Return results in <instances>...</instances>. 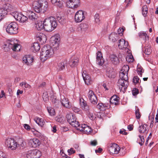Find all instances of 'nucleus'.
<instances>
[{
  "label": "nucleus",
  "mask_w": 158,
  "mask_h": 158,
  "mask_svg": "<svg viewBox=\"0 0 158 158\" xmlns=\"http://www.w3.org/2000/svg\"><path fill=\"white\" fill-rule=\"evenodd\" d=\"M21 46L18 44L17 40L13 39L8 41L3 46V49L5 52H7L11 49L14 51H19L21 49Z\"/></svg>",
  "instance_id": "obj_1"
},
{
  "label": "nucleus",
  "mask_w": 158,
  "mask_h": 158,
  "mask_svg": "<svg viewBox=\"0 0 158 158\" xmlns=\"http://www.w3.org/2000/svg\"><path fill=\"white\" fill-rule=\"evenodd\" d=\"M44 30L48 31H51L55 29L57 24L55 18L50 16L45 19L43 21Z\"/></svg>",
  "instance_id": "obj_2"
},
{
  "label": "nucleus",
  "mask_w": 158,
  "mask_h": 158,
  "mask_svg": "<svg viewBox=\"0 0 158 158\" xmlns=\"http://www.w3.org/2000/svg\"><path fill=\"white\" fill-rule=\"evenodd\" d=\"M54 49L48 45H44L42 48L40 54V59L44 61L48 58L51 57L54 54Z\"/></svg>",
  "instance_id": "obj_3"
},
{
  "label": "nucleus",
  "mask_w": 158,
  "mask_h": 158,
  "mask_svg": "<svg viewBox=\"0 0 158 158\" xmlns=\"http://www.w3.org/2000/svg\"><path fill=\"white\" fill-rule=\"evenodd\" d=\"M33 6L35 12L39 13L42 10H45L48 7L46 0H39L33 2Z\"/></svg>",
  "instance_id": "obj_4"
},
{
  "label": "nucleus",
  "mask_w": 158,
  "mask_h": 158,
  "mask_svg": "<svg viewBox=\"0 0 158 158\" xmlns=\"http://www.w3.org/2000/svg\"><path fill=\"white\" fill-rule=\"evenodd\" d=\"M18 25L15 22H13L8 25L6 28V32L10 34H15L18 32Z\"/></svg>",
  "instance_id": "obj_5"
},
{
  "label": "nucleus",
  "mask_w": 158,
  "mask_h": 158,
  "mask_svg": "<svg viewBox=\"0 0 158 158\" xmlns=\"http://www.w3.org/2000/svg\"><path fill=\"white\" fill-rule=\"evenodd\" d=\"M60 38L57 35L52 36L50 39V44L52 48L55 50L59 48Z\"/></svg>",
  "instance_id": "obj_6"
},
{
  "label": "nucleus",
  "mask_w": 158,
  "mask_h": 158,
  "mask_svg": "<svg viewBox=\"0 0 158 158\" xmlns=\"http://www.w3.org/2000/svg\"><path fill=\"white\" fill-rule=\"evenodd\" d=\"M5 144L6 146L11 150H15L17 147V142L13 138L6 139L5 141Z\"/></svg>",
  "instance_id": "obj_7"
},
{
  "label": "nucleus",
  "mask_w": 158,
  "mask_h": 158,
  "mask_svg": "<svg viewBox=\"0 0 158 158\" xmlns=\"http://www.w3.org/2000/svg\"><path fill=\"white\" fill-rule=\"evenodd\" d=\"M66 117L69 124L77 129L79 124L75 116L71 114H69L66 115Z\"/></svg>",
  "instance_id": "obj_8"
},
{
  "label": "nucleus",
  "mask_w": 158,
  "mask_h": 158,
  "mask_svg": "<svg viewBox=\"0 0 158 158\" xmlns=\"http://www.w3.org/2000/svg\"><path fill=\"white\" fill-rule=\"evenodd\" d=\"M108 149L110 154H117L120 151V148L117 144L111 143L109 144Z\"/></svg>",
  "instance_id": "obj_9"
},
{
  "label": "nucleus",
  "mask_w": 158,
  "mask_h": 158,
  "mask_svg": "<svg viewBox=\"0 0 158 158\" xmlns=\"http://www.w3.org/2000/svg\"><path fill=\"white\" fill-rule=\"evenodd\" d=\"M11 15L17 21L21 23H23L27 19L26 16L17 12H13L11 13Z\"/></svg>",
  "instance_id": "obj_10"
},
{
  "label": "nucleus",
  "mask_w": 158,
  "mask_h": 158,
  "mask_svg": "<svg viewBox=\"0 0 158 158\" xmlns=\"http://www.w3.org/2000/svg\"><path fill=\"white\" fill-rule=\"evenodd\" d=\"M84 12L82 10L78 11L75 14V19L77 23H80L82 21L85 19Z\"/></svg>",
  "instance_id": "obj_11"
},
{
  "label": "nucleus",
  "mask_w": 158,
  "mask_h": 158,
  "mask_svg": "<svg viewBox=\"0 0 158 158\" xmlns=\"http://www.w3.org/2000/svg\"><path fill=\"white\" fill-rule=\"evenodd\" d=\"M77 129L87 134H89L92 131L91 128L85 124H81V125L79 124Z\"/></svg>",
  "instance_id": "obj_12"
},
{
  "label": "nucleus",
  "mask_w": 158,
  "mask_h": 158,
  "mask_svg": "<svg viewBox=\"0 0 158 158\" xmlns=\"http://www.w3.org/2000/svg\"><path fill=\"white\" fill-rule=\"evenodd\" d=\"M88 97L89 101L93 104H96L98 102V99L96 95L94 92L91 90H89L87 94Z\"/></svg>",
  "instance_id": "obj_13"
},
{
  "label": "nucleus",
  "mask_w": 158,
  "mask_h": 158,
  "mask_svg": "<svg viewBox=\"0 0 158 158\" xmlns=\"http://www.w3.org/2000/svg\"><path fill=\"white\" fill-rule=\"evenodd\" d=\"M27 141L30 147L35 148L38 147L41 144L39 140L36 138L28 139Z\"/></svg>",
  "instance_id": "obj_14"
},
{
  "label": "nucleus",
  "mask_w": 158,
  "mask_h": 158,
  "mask_svg": "<svg viewBox=\"0 0 158 158\" xmlns=\"http://www.w3.org/2000/svg\"><path fill=\"white\" fill-rule=\"evenodd\" d=\"M67 3L69 5V7L72 9H75L80 6V0H68Z\"/></svg>",
  "instance_id": "obj_15"
},
{
  "label": "nucleus",
  "mask_w": 158,
  "mask_h": 158,
  "mask_svg": "<svg viewBox=\"0 0 158 158\" xmlns=\"http://www.w3.org/2000/svg\"><path fill=\"white\" fill-rule=\"evenodd\" d=\"M129 85L128 80H123V79H119L118 82V86L121 90L123 88L125 90L127 89Z\"/></svg>",
  "instance_id": "obj_16"
},
{
  "label": "nucleus",
  "mask_w": 158,
  "mask_h": 158,
  "mask_svg": "<svg viewBox=\"0 0 158 158\" xmlns=\"http://www.w3.org/2000/svg\"><path fill=\"white\" fill-rule=\"evenodd\" d=\"M80 104L82 110L85 111L87 113L89 112L90 110V107L83 99L81 98L80 99Z\"/></svg>",
  "instance_id": "obj_17"
},
{
  "label": "nucleus",
  "mask_w": 158,
  "mask_h": 158,
  "mask_svg": "<svg viewBox=\"0 0 158 158\" xmlns=\"http://www.w3.org/2000/svg\"><path fill=\"white\" fill-rule=\"evenodd\" d=\"M82 76L85 82L87 85H90L93 81L89 75L86 73L85 71H83L82 73Z\"/></svg>",
  "instance_id": "obj_18"
},
{
  "label": "nucleus",
  "mask_w": 158,
  "mask_h": 158,
  "mask_svg": "<svg viewBox=\"0 0 158 158\" xmlns=\"http://www.w3.org/2000/svg\"><path fill=\"white\" fill-rule=\"evenodd\" d=\"M33 60L34 58L33 56L29 55H26L23 58V63L27 65H31Z\"/></svg>",
  "instance_id": "obj_19"
},
{
  "label": "nucleus",
  "mask_w": 158,
  "mask_h": 158,
  "mask_svg": "<svg viewBox=\"0 0 158 158\" xmlns=\"http://www.w3.org/2000/svg\"><path fill=\"white\" fill-rule=\"evenodd\" d=\"M96 61L98 64L102 65L104 63V61L102 54L100 52H98L96 53Z\"/></svg>",
  "instance_id": "obj_20"
},
{
  "label": "nucleus",
  "mask_w": 158,
  "mask_h": 158,
  "mask_svg": "<svg viewBox=\"0 0 158 158\" xmlns=\"http://www.w3.org/2000/svg\"><path fill=\"white\" fill-rule=\"evenodd\" d=\"M60 102L62 106L66 108L70 107V102L68 99L64 96H61Z\"/></svg>",
  "instance_id": "obj_21"
},
{
  "label": "nucleus",
  "mask_w": 158,
  "mask_h": 158,
  "mask_svg": "<svg viewBox=\"0 0 158 158\" xmlns=\"http://www.w3.org/2000/svg\"><path fill=\"white\" fill-rule=\"evenodd\" d=\"M128 42L123 39H121L119 40L118 46L119 48L122 49H126L128 47Z\"/></svg>",
  "instance_id": "obj_22"
},
{
  "label": "nucleus",
  "mask_w": 158,
  "mask_h": 158,
  "mask_svg": "<svg viewBox=\"0 0 158 158\" xmlns=\"http://www.w3.org/2000/svg\"><path fill=\"white\" fill-rule=\"evenodd\" d=\"M3 10L6 11V15L7 12H9L13 11L14 9V7L10 4L7 3L3 5Z\"/></svg>",
  "instance_id": "obj_23"
},
{
  "label": "nucleus",
  "mask_w": 158,
  "mask_h": 158,
  "mask_svg": "<svg viewBox=\"0 0 158 158\" xmlns=\"http://www.w3.org/2000/svg\"><path fill=\"white\" fill-rule=\"evenodd\" d=\"M109 58L111 61L114 64H116L119 63V60L118 58L114 54H110L109 56Z\"/></svg>",
  "instance_id": "obj_24"
},
{
  "label": "nucleus",
  "mask_w": 158,
  "mask_h": 158,
  "mask_svg": "<svg viewBox=\"0 0 158 158\" xmlns=\"http://www.w3.org/2000/svg\"><path fill=\"white\" fill-rule=\"evenodd\" d=\"M119 97L117 95H114L112 96L110 101V104L115 105H117L119 103Z\"/></svg>",
  "instance_id": "obj_25"
},
{
  "label": "nucleus",
  "mask_w": 158,
  "mask_h": 158,
  "mask_svg": "<svg viewBox=\"0 0 158 158\" xmlns=\"http://www.w3.org/2000/svg\"><path fill=\"white\" fill-rule=\"evenodd\" d=\"M109 39L113 42H115L118 39V35L115 32H112L110 35Z\"/></svg>",
  "instance_id": "obj_26"
},
{
  "label": "nucleus",
  "mask_w": 158,
  "mask_h": 158,
  "mask_svg": "<svg viewBox=\"0 0 158 158\" xmlns=\"http://www.w3.org/2000/svg\"><path fill=\"white\" fill-rule=\"evenodd\" d=\"M32 151L33 158H39L41 156L40 151L37 149H35Z\"/></svg>",
  "instance_id": "obj_27"
},
{
  "label": "nucleus",
  "mask_w": 158,
  "mask_h": 158,
  "mask_svg": "<svg viewBox=\"0 0 158 158\" xmlns=\"http://www.w3.org/2000/svg\"><path fill=\"white\" fill-rule=\"evenodd\" d=\"M78 62V59L77 57H75L69 61V64L71 67H74L77 65Z\"/></svg>",
  "instance_id": "obj_28"
},
{
  "label": "nucleus",
  "mask_w": 158,
  "mask_h": 158,
  "mask_svg": "<svg viewBox=\"0 0 158 158\" xmlns=\"http://www.w3.org/2000/svg\"><path fill=\"white\" fill-rule=\"evenodd\" d=\"M28 18L30 19L33 20L36 19L38 16L35 13L29 10L27 12Z\"/></svg>",
  "instance_id": "obj_29"
},
{
  "label": "nucleus",
  "mask_w": 158,
  "mask_h": 158,
  "mask_svg": "<svg viewBox=\"0 0 158 158\" xmlns=\"http://www.w3.org/2000/svg\"><path fill=\"white\" fill-rule=\"evenodd\" d=\"M152 50L151 48V46L148 45V44H146L144 47V53L147 55H149L151 53Z\"/></svg>",
  "instance_id": "obj_30"
},
{
  "label": "nucleus",
  "mask_w": 158,
  "mask_h": 158,
  "mask_svg": "<svg viewBox=\"0 0 158 158\" xmlns=\"http://www.w3.org/2000/svg\"><path fill=\"white\" fill-rule=\"evenodd\" d=\"M40 44L37 43H34L31 47V49L34 52H37L40 49Z\"/></svg>",
  "instance_id": "obj_31"
},
{
  "label": "nucleus",
  "mask_w": 158,
  "mask_h": 158,
  "mask_svg": "<svg viewBox=\"0 0 158 158\" xmlns=\"http://www.w3.org/2000/svg\"><path fill=\"white\" fill-rule=\"evenodd\" d=\"M148 129V125L144 124L141 125L139 127V131L140 133H144L146 132Z\"/></svg>",
  "instance_id": "obj_32"
},
{
  "label": "nucleus",
  "mask_w": 158,
  "mask_h": 158,
  "mask_svg": "<svg viewBox=\"0 0 158 158\" xmlns=\"http://www.w3.org/2000/svg\"><path fill=\"white\" fill-rule=\"evenodd\" d=\"M51 1L52 4L59 7H61L63 4L62 0H51Z\"/></svg>",
  "instance_id": "obj_33"
},
{
  "label": "nucleus",
  "mask_w": 158,
  "mask_h": 158,
  "mask_svg": "<svg viewBox=\"0 0 158 158\" xmlns=\"http://www.w3.org/2000/svg\"><path fill=\"white\" fill-rule=\"evenodd\" d=\"M35 122L41 127H43L45 123V122L44 121L43 119L37 118L35 119Z\"/></svg>",
  "instance_id": "obj_34"
},
{
  "label": "nucleus",
  "mask_w": 158,
  "mask_h": 158,
  "mask_svg": "<svg viewBox=\"0 0 158 158\" xmlns=\"http://www.w3.org/2000/svg\"><path fill=\"white\" fill-rule=\"evenodd\" d=\"M35 28L38 30H41L43 29H44V25H43V23L42 22H38L35 25Z\"/></svg>",
  "instance_id": "obj_35"
},
{
  "label": "nucleus",
  "mask_w": 158,
  "mask_h": 158,
  "mask_svg": "<svg viewBox=\"0 0 158 158\" xmlns=\"http://www.w3.org/2000/svg\"><path fill=\"white\" fill-rule=\"evenodd\" d=\"M128 73H125L123 72L122 71L120 72L119 79H123V80H128Z\"/></svg>",
  "instance_id": "obj_36"
},
{
  "label": "nucleus",
  "mask_w": 158,
  "mask_h": 158,
  "mask_svg": "<svg viewBox=\"0 0 158 158\" xmlns=\"http://www.w3.org/2000/svg\"><path fill=\"white\" fill-rule=\"evenodd\" d=\"M139 35L140 38L145 40L148 38L147 34L145 32H141L139 33Z\"/></svg>",
  "instance_id": "obj_37"
},
{
  "label": "nucleus",
  "mask_w": 158,
  "mask_h": 158,
  "mask_svg": "<svg viewBox=\"0 0 158 158\" xmlns=\"http://www.w3.org/2000/svg\"><path fill=\"white\" fill-rule=\"evenodd\" d=\"M127 61L128 62L131 63L133 61L134 59L133 57L131 54L129 53L126 58Z\"/></svg>",
  "instance_id": "obj_38"
},
{
  "label": "nucleus",
  "mask_w": 158,
  "mask_h": 158,
  "mask_svg": "<svg viewBox=\"0 0 158 158\" xmlns=\"http://www.w3.org/2000/svg\"><path fill=\"white\" fill-rule=\"evenodd\" d=\"M19 85L21 87H23V86L26 88L30 89L31 88V86L27 83L26 82H23L20 83Z\"/></svg>",
  "instance_id": "obj_39"
},
{
  "label": "nucleus",
  "mask_w": 158,
  "mask_h": 158,
  "mask_svg": "<svg viewBox=\"0 0 158 158\" xmlns=\"http://www.w3.org/2000/svg\"><path fill=\"white\" fill-rule=\"evenodd\" d=\"M97 108L101 111H104L106 110V107L102 103H99L97 106Z\"/></svg>",
  "instance_id": "obj_40"
},
{
  "label": "nucleus",
  "mask_w": 158,
  "mask_h": 158,
  "mask_svg": "<svg viewBox=\"0 0 158 158\" xmlns=\"http://www.w3.org/2000/svg\"><path fill=\"white\" fill-rule=\"evenodd\" d=\"M137 71L138 74L140 76L142 77V73L143 72V68L139 65H138L137 66Z\"/></svg>",
  "instance_id": "obj_41"
},
{
  "label": "nucleus",
  "mask_w": 158,
  "mask_h": 158,
  "mask_svg": "<svg viewBox=\"0 0 158 158\" xmlns=\"http://www.w3.org/2000/svg\"><path fill=\"white\" fill-rule=\"evenodd\" d=\"M148 9L147 6L144 5L142 7V13L144 17H145L148 13Z\"/></svg>",
  "instance_id": "obj_42"
},
{
  "label": "nucleus",
  "mask_w": 158,
  "mask_h": 158,
  "mask_svg": "<svg viewBox=\"0 0 158 158\" xmlns=\"http://www.w3.org/2000/svg\"><path fill=\"white\" fill-rule=\"evenodd\" d=\"M65 68L64 64L63 62L60 63L58 64L57 67V69L59 71H61L63 70Z\"/></svg>",
  "instance_id": "obj_43"
},
{
  "label": "nucleus",
  "mask_w": 158,
  "mask_h": 158,
  "mask_svg": "<svg viewBox=\"0 0 158 158\" xmlns=\"http://www.w3.org/2000/svg\"><path fill=\"white\" fill-rule=\"evenodd\" d=\"M51 100L52 103L54 104L55 106L58 105L59 102L58 100L54 96L51 97Z\"/></svg>",
  "instance_id": "obj_44"
},
{
  "label": "nucleus",
  "mask_w": 158,
  "mask_h": 158,
  "mask_svg": "<svg viewBox=\"0 0 158 158\" xmlns=\"http://www.w3.org/2000/svg\"><path fill=\"white\" fill-rule=\"evenodd\" d=\"M47 110L50 115L54 116L55 115V113L54 109L51 107H49L47 108Z\"/></svg>",
  "instance_id": "obj_45"
},
{
  "label": "nucleus",
  "mask_w": 158,
  "mask_h": 158,
  "mask_svg": "<svg viewBox=\"0 0 158 158\" xmlns=\"http://www.w3.org/2000/svg\"><path fill=\"white\" fill-rule=\"evenodd\" d=\"M129 69V67L127 65L123 66L121 71L125 73H128V72Z\"/></svg>",
  "instance_id": "obj_46"
},
{
  "label": "nucleus",
  "mask_w": 158,
  "mask_h": 158,
  "mask_svg": "<svg viewBox=\"0 0 158 158\" xmlns=\"http://www.w3.org/2000/svg\"><path fill=\"white\" fill-rule=\"evenodd\" d=\"M56 19L61 24H63L65 22L64 18L61 16H57Z\"/></svg>",
  "instance_id": "obj_47"
},
{
  "label": "nucleus",
  "mask_w": 158,
  "mask_h": 158,
  "mask_svg": "<svg viewBox=\"0 0 158 158\" xmlns=\"http://www.w3.org/2000/svg\"><path fill=\"white\" fill-rule=\"evenodd\" d=\"M6 15V11H4L3 9L0 8V21L2 19V17Z\"/></svg>",
  "instance_id": "obj_48"
},
{
  "label": "nucleus",
  "mask_w": 158,
  "mask_h": 158,
  "mask_svg": "<svg viewBox=\"0 0 158 158\" xmlns=\"http://www.w3.org/2000/svg\"><path fill=\"white\" fill-rule=\"evenodd\" d=\"M132 80L133 82L135 84L139 83V78L137 76H134Z\"/></svg>",
  "instance_id": "obj_49"
},
{
  "label": "nucleus",
  "mask_w": 158,
  "mask_h": 158,
  "mask_svg": "<svg viewBox=\"0 0 158 158\" xmlns=\"http://www.w3.org/2000/svg\"><path fill=\"white\" fill-rule=\"evenodd\" d=\"M135 114L136 118L137 119H139L141 116L140 113L139 112V108H137L135 111Z\"/></svg>",
  "instance_id": "obj_50"
},
{
  "label": "nucleus",
  "mask_w": 158,
  "mask_h": 158,
  "mask_svg": "<svg viewBox=\"0 0 158 158\" xmlns=\"http://www.w3.org/2000/svg\"><path fill=\"white\" fill-rule=\"evenodd\" d=\"M86 27V24H83L80 27H78L77 29V31H81V32L84 31H85V29L84 28H82V27Z\"/></svg>",
  "instance_id": "obj_51"
},
{
  "label": "nucleus",
  "mask_w": 158,
  "mask_h": 158,
  "mask_svg": "<svg viewBox=\"0 0 158 158\" xmlns=\"http://www.w3.org/2000/svg\"><path fill=\"white\" fill-rule=\"evenodd\" d=\"M94 19L95 21L96 22V23H99V22L100 21V20L99 19V14H96L94 16Z\"/></svg>",
  "instance_id": "obj_52"
},
{
  "label": "nucleus",
  "mask_w": 158,
  "mask_h": 158,
  "mask_svg": "<svg viewBox=\"0 0 158 158\" xmlns=\"http://www.w3.org/2000/svg\"><path fill=\"white\" fill-rule=\"evenodd\" d=\"M32 154V151L28 152L26 155V156L27 158H33V155Z\"/></svg>",
  "instance_id": "obj_53"
},
{
  "label": "nucleus",
  "mask_w": 158,
  "mask_h": 158,
  "mask_svg": "<svg viewBox=\"0 0 158 158\" xmlns=\"http://www.w3.org/2000/svg\"><path fill=\"white\" fill-rule=\"evenodd\" d=\"M89 112L88 116L89 118L92 120H94L95 118L94 114H93L92 113Z\"/></svg>",
  "instance_id": "obj_54"
},
{
  "label": "nucleus",
  "mask_w": 158,
  "mask_h": 158,
  "mask_svg": "<svg viewBox=\"0 0 158 158\" xmlns=\"http://www.w3.org/2000/svg\"><path fill=\"white\" fill-rule=\"evenodd\" d=\"M139 93V91L138 89L136 88L133 89L132 90V94L134 96L137 95Z\"/></svg>",
  "instance_id": "obj_55"
},
{
  "label": "nucleus",
  "mask_w": 158,
  "mask_h": 158,
  "mask_svg": "<svg viewBox=\"0 0 158 158\" xmlns=\"http://www.w3.org/2000/svg\"><path fill=\"white\" fill-rule=\"evenodd\" d=\"M118 153H119V155L120 156H123L125 155L126 152L125 150L123 149H120V151L118 152Z\"/></svg>",
  "instance_id": "obj_56"
},
{
  "label": "nucleus",
  "mask_w": 158,
  "mask_h": 158,
  "mask_svg": "<svg viewBox=\"0 0 158 158\" xmlns=\"http://www.w3.org/2000/svg\"><path fill=\"white\" fill-rule=\"evenodd\" d=\"M139 137L140 139V140L141 141V142H139V143L140 144V145L141 146H142L143 145V144L144 142V137L143 136H141L140 135H139Z\"/></svg>",
  "instance_id": "obj_57"
},
{
  "label": "nucleus",
  "mask_w": 158,
  "mask_h": 158,
  "mask_svg": "<svg viewBox=\"0 0 158 158\" xmlns=\"http://www.w3.org/2000/svg\"><path fill=\"white\" fill-rule=\"evenodd\" d=\"M132 2V0H125V3H127L126 6V7H127L128 6H130L131 4V3Z\"/></svg>",
  "instance_id": "obj_58"
},
{
  "label": "nucleus",
  "mask_w": 158,
  "mask_h": 158,
  "mask_svg": "<svg viewBox=\"0 0 158 158\" xmlns=\"http://www.w3.org/2000/svg\"><path fill=\"white\" fill-rule=\"evenodd\" d=\"M68 152L69 153V155H71L72 153H74L75 152V151L74 150L73 148H71L70 149L68 150Z\"/></svg>",
  "instance_id": "obj_59"
},
{
  "label": "nucleus",
  "mask_w": 158,
  "mask_h": 158,
  "mask_svg": "<svg viewBox=\"0 0 158 158\" xmlns=\"http://www.w3.org/2000/svg\"><path fill=\"white\" fill-rule=\"evenodd\" d=\"M97 144V142L96 140L92 141L90 142V144L93 146H95Z\"/></svg>",
  "instance_id": "obj_60"
},
{
  "label": "nucleus",
  "mask_w": 158,
  "mask_h": 158,
  "mask_svg": "<svg viewBox=\"0 0 158 158\" xmlns=\"http://www.w3.org/2000/svg\"><path fill=\"white\" fill-rule=\"evenodd\" d=\"M24 128L27 130H29L30 129V127L27 124H24L23 125Z\"/></svg>",
  "instance_id": "obj_61"
},
{
  "label": "nucleus",
  "mask_w": 158,
  "mask_h": 158,
  "mask_svg": "<svg viewBox=\"0 0 158 158\" xmlns=\"http://www.w3.org/2000/svg\"><path fill=\"white\" fill-rule=\"evenodd\" d=\"M124 31L123 29L122 28H119L118 30V34H122Z\"/></svg>",
  "instance_id": "obj_62"
},
{
  "label": "nucleus",
  "mask_w": 158,
  "mask_h": 158,
  "mask_svg": "<svg viewBox=\"0 0 158 158\" xmlns=\"http://www.w3.org/2000/svg\"><path fill=\"white\" fill-rule=\"evenodd\" d=\"M72 110L74 112L76 113L78 112L79 110V109L76 107H73Z\"/></svg>",
  "instance_id": "obj_63"
},
{
  "label": "nucleus",
  "mask_w": 158,
  "mask_h": 158,
  "mask_svg": "<svg viewBox=\"0 0 158 158\" xmlns=\"http://www.w3.org/2000/svg\"><path fill=\"white\" fill-rule=\"evenodd\" d=\"M35 136L39 138H42L43 135L41 133L39 132Z\"/></svg>",
  "instance_id": "obj_64"
}]
</instances>
